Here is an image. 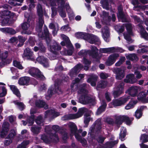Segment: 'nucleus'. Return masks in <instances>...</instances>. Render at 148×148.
Here are the masks:
<instances>
[{"mask_svg":"<svg viewBox=\"0 0 148 148\" xmlns=\"http://www.w3.org/2000/svg\"><path fill=\"white\" fill-rule=\"evenodd\" d=\"M79 101L80 103L82 104H90L92 106H94L96 103L95 97L89 96L86 94L81 95Z\"/></svg>","mask_w":148,"mask_h":148,"instance_id":"obj_1","label":"nucleus"},{"mask_svg":"<svg viewBox=\"0 0 148 148\" xmlns=\"http://www.w3.org/2000/svg\"><path fill=\"white\" fill-rule=\"evenodd\" d=\"M130 98V96L123 97L119 99H113L111 103L114 107L121 106L124 105Z\"/></svg>","mask_w":148,"mask_h":148,"instance_id":"obj_2","label":"nucleus"},{"mask_svg":"<svg viewBox=\"0 0 148 148\" xmlns=\"http://www.w3.org/2000/svg\"><path fill=\"white\" fill-rule=\"evenodd\" d=\"M29 73L32 77L41 80H44L45 78L40 71L38 69L32 68L29 70Z\"/></svg>","mask_w":148,"mask_h":148,"instance_id":"obj_3","label":"nucleus"},{"mask_svg":"<svg viewBox=\"0 0 148 148\" xmlns=\"http://www.w3.org/2000/svg\"><path fill=\"white\" fill-rule=\"evenodd\" d=\"M90 48V50H88L89 56L93 59H96L97 61H99L98 58L99 56L98 49L97 47L94 45H91Z\"/></svg>","mask_w":148,"mask_h":148,"instance_id":"obj_4","label":"nucleus"},{"mask_svg":"<svg viewBox=\"0 0 148 148\" xmlns=\"http://www.w3.org/2000/svg\"><path fill=\"white\" fill-rule=\"evenodd\" d=\"M10 124L7 122H4L2 125L0 136L1 138H5L8 134L9 130Z\"/></svg>","mask_w":148,"mask_h":148,"instance_id":"obj_5","label":"nucleus"},{"mask_svg":"<svg viewBox=\"0 0 148 148\" xmlns=\"http://www.w3.org/2000/svg\"><path fill=\"white\" fill-rule=\"evenodd\" d=\"M119 56L118 53H114L110 55L106 62V64L108 66H110L116 62L117 58Z\"/></svg>","mask_w":148,"mask_h":148,"instance_id":"obj_6","label":"nucleus"},{"mask_svg":"<svg viewBox=\"0 0 148 148\" xmlns=\"http://www.w3.org/2000/svg\"><path fill=\"white\" fill-rule=\"evenodd\" d=\"M117 10L118 13L117 14V17L119 19L121 20L123 23L128 22L129 21L126 17L123 11V7L121 5L118 6Z\"/></svg>","mask_w":148,"mask_h":148,"instance_id":"obj_7","label":"nucleus"},{"mask_svg":"<svg viewBox=\"0 0 148 148\" xmlns=\"http://www.w3.org/2000/svg\"><path fill=\"white\" fill-rule=\"evenodd\" d=\"M49 34L50 33L47 28L45 25L43 32L42 33L41 37L45 40L47 44H49L50 43L51 40L49 37Z\"/></svg>","mask_w":148,"mask_h":148,"instance_id":"obj_8","label":"nucleus"},{"mask_svg":"<svg viewBox=\"0 0 148 148\" xmlns=\"http://www.w3.org/2000/svg\"><path fill=\"white\" fill-rule=\"evenodd\" d=\"M124 85V82H122L118 85L116 90L114 91L113 92V95L115 98L118 97L121 94L123 93Z\"/></svg>","mask_w":148,"mask_h":148,"instance_id":"obj_9","label":"nucleus"},{"mask_svg":"<svg viewBox=\"0 0 148 148\" xmlns=\"http://www.w3.org/2000/svg\"><path fill=\"white\" fill-rule=\"evenodd\" d=\"M16 133L15 131L13 130H12L8 135L5 138L8 140H6L4 141V144L6 146H8L11 144L12 141V140L16 136Z\"/></svg>","mask_w":148,"mask_h":148,"instance_id":"obj_10","label":"nucleus"},{"mask_svg":"<svg viewBox=\"0 0 148 148\" xmlns=\"http://www.w3.org/2000/svg\"><path fill=\"white\" fill-rule=\"evenodd\" d=\"M114 72L116 74V79L121 80L125 76V71L121 68H115L114 69Z\"/></svg>","mask_w":148,"mask_h":148,"instance_id":"obj_11","label":"nucleus"},{"mask_svg":"<svg viewBox=\"0 0 148 148\" xmlns=\"http://www.w3.org/2000/svg\"><path fill=\"white\" fill-rule=\"evenodd\" d=\"M87 40L91 44H95L96 43L99 44L101 43L99 39L95 35L89 34Z\"/></svg>","mask_w":148,"mask_h":148,"instance_id":"obj_12","label":"nucleus"},{"mask_svg":"<svg viewBox=\"0 0 148 148\" xmlns=\"http://www.w3.org/2000/svg\"><path fill=\"white\" fill-rule=\"evenodd\" d=\"M36 45L38 46H35L34 47V51L37 52L39 51L41 53H45L46 52V49L42 41H40L37 43Z\"/></svg>","mask_w":148,"mask_h":148,"instance_id":"obj_13","label":"nucleus"},{"mask_svg":"<svg viewBox=\"0 0 148 148\" xmlns=\"http://www.w3.org/2000/svg\"><path fill=\"white\" fill-rule=\"evenodd\" d=\"M126 78L124 80V82L126 83L133 84L136 83L137 79L135 78L134 75L133 74L127 75Z\"/></svg>","mask_w":148,"mask_h":148,"instance_id":"obj_14","label":"nucleus"},{"mask_svg":"<svg viewBox=\"0 0 148 148\" xmlns=\"http://www.w3.org/2000/svg\"><path fill=\"white\" fill-rule=\"evenodd\" d=\"M8 56V52L5 51L0 54V58L1 59V62H0V66L3 67L7 64V60H6Z\"/></svg>","mask_w":148,"mask_h":148,"instance_id":"obj_15","label":"nucleus"},{"mask_svg":"<svg viewBox=\"0 0 148 148\" xmlns=\"http://www.w3.org/2000/svg\"><path fill=\"white\" fill-rule=\"evenodd\" d=\"M36 60L39 62L44 67H48L49 66L48 59L43 56L38 57L37 58Z\"/></svg>","mask_w":148,"mask_h":148,"instance_id":"obj_16","label":"nucleus"},{"mask_svg":"<svg viewBox=\"0 0 148 148\" xmlns=\"http://www.w3.org/2000/svg\"><path fill=\"white\" fill-rule=\"evenodd\" d=\"M98 78V77L97 75L92 74L88 78L87 82L90 84L92 86L94 87L96 86Z\"/></svg>","mask_w":148,"mask_h":148,"instance_id":"obj_17","label":"nucleus"},{"mask_svg":"<svg viewBox=\"0 0 148 148\" xmlns=\"http://www.w3.org/2000/svg\"><path fill=\"white\" fill-rule=\"evenodd\" d=\"M138 88L136 86H133L130 87L128 91L129 94L132 97H134L136 96L138 94Z\"/></svg>","mask_w":148,"mask_h":148,"instance_id":"obj_18","label":"nucleus"},{"mask_svg":"<svg viewBox=\"0 0 148 148\" xmlns=\"http://www.w3.org/2000/svg\"><path fill=\"white\" fill-rule=\"evenodd\" d=\"M147 93L141 92L139 94L138 99L143 103H148V96L147 97Z\"/></svg>","mask_w":148,"mask_h":148,"instance_id":"obj_19","label":"nucleus"},{"mask_svg":"<svg viewBox=\"0 0 148 148\" xmlns=\"http://www.w3.org/2000/svg\"><path fill=\"white\" fill-rule=\"evenodd\" d=\"M21 27L22 29L23 30L22 32L23 34L30 35L31 34V32L30 31H27L30 27V24L25 22L21 24Z\"/></svg>","mask_w":148,"mask_h":148,"instance_id":"obj_20","label":"nucleus"},{"mask_svg":"<svg viewBox=\"0 0 148 148\" xmlns=\"http://www.w3.org/2000/svg\"><path fill=\"white\" fill-rule=\"evenodd\" d=\"M30 80L29 77L24 76L20 78L18 80V83L20 85H28Z\"/></svg>","mask_w":148,"mask_h":148,"instance_id":"obj_21","label":"nucleus"},{"mask_svg":"<svg viewBox=\"0 0 148 148\" xmlns=\"http://www.w3.org/2000/svg\"><path fill=\"white\" fill-rule=\"evenodd\" d=\"M146 106H141L138 109L135 111L134 116L137 119H140L142 116L143 111Z\"/></svg>","mask_w":148,"mask_h":148,"instance_id":"obj_22","label":"nucleus"},{"mask_svg":"<svg viewBox=\"0 0 148 148\" xmlns=\"http://www.w3.org/2000/svg\"><path fill=\"white\" fill-rule=\"evenodd\" d=\"M84 66L81 63H78L75 65L73 68L70 73V75H73L77 73L79 69L83 68Z\"/></svg>","mask_w":148,"mask_h":148,"instance_id":"obj_23","label":"nucleus"},{"mask_svg":"<svg viewBox=\"0 0 148 148\" xmlns=\"http://www.w3.org/2000/svg\"><path fill=\"white\" fill-rule=\"evenodd\" d=\"M33 54V52L29 48H27L24 50L23 54V56L25 57H26L28 59H31L32 58Z\"/></svg>","mask_w":148,"mask_h":148,"instance_id":"obj_24","label":"nucleus"},{"mask_svg":"<svg viewBox=\"0 0 148 148\" xmlns=\"http://www.w3.org/2000/svg\"><path fill=\"white\" fill-rule=\"evenodd\" d=\"M50 47L51 51L54 54L56 53V51H59L61 49L60 45L56 42L54 43L52 45H50Z\"/></svg>","mask_w":148,"mask_h":148,"instance_id":"obj_25","label":"nucleus"},{"mask_svg":"<svg viewBox=\"0 0 148 148\" xmlns=\"http://www.w3.org/2000/svg\"><path fill=\"white\" fill-rule=\"evenodd\" d=\"M14 15V13H11L10 11L8 10H5L2 12V14L0 17L1 18L3 17H5L13 18Z\"/></svg>","mask_w":148,"mask_h":148,"instance_id":"obj_26","label":"nucleus"},{"mask_svg":"<svg viewBox=\"0 0 148 148\" xmlns=\"http://www.w3.org/2000/svg\"><path fill=\"white\" fill-rule=\"evenodd\" d=\"M8 86L14 94L18 97H21L20 92L18 89L14 85H9Z\"/></svg>","mask_w":148,"mask_h":148,"instance_id":"obj_27","label":"nucleus"},{"mask_svg":"<svg viewBox=\"0 0 148 148\" xmlns=\"http://www.w3.org/2000/svg\"><path fill=\"white\" fill-rule=\"evenodd\" d=\"M12 19L8 17H3L1 18L0 17V23L2 26H5L10 24L9 22L11 21Z\"/></svg>","mask_w":148,"mask_h":148,"instance_id":"obj_28","label":"nucleus"},{"mask_svg":"<svg viewBox=\"0 0 148 148\" xmlns=\"http://www.w3.org/2000/svg\"><path fill=\"white\" fill-rule=\"evenodd\" d=\"M75 138L76 139L80 142L82 144V146L86 147L87 145V141L84 138H82L81 136L79 134H76L75 135Z\"/></svg>","mask_w":148,"mask_h":148,"instance_id":"obj_29","label":"nucleus"},{"mask_svg":"<svg viewBox=\"0 0 148 148\" xmlns=\"http://www.w3.org/2000/svg\"><path fill=\"white\" fill-rule=\"evenodd\" d=\"M36 10L39 18H42L43 16V10L42 5L40 3H38L36 6Z\"/></svg>","mask_w":148,"mask_h":148,"instance_id":"obj_30","label":"nucleus"},{"mask_svg":"<svg viewBox=\"0 0 148 148\" xmlns=\"http://www.w3.org/2000/svg\"><path fill=\"white\" fill-rule=\"evenodd\" d=\"M50 141L54 143H56L59 141L58 134L56 132L50 134Z\"/></svg>","mask_w":148,"mask_h":148,"instance_id":"obj_31","label":"nucleus"},{"mask_svg":"<svg viewBox=\"0 0 148 148\" xmlns=\"http://www.w3.org/2000/svg\"><path fill=\"white\" fill-rule=\"evenodd\" d=\"M89 34H87L82 32H78L75 33V35L76 37L87 40Z\"/></svg>","mask_w":148,"mask_h":148,"instance_id":"obj_32","label":"nucleus"},{"mask_svg":"<svg viewBox=\"0 0 148 148\" xmlns=\"http://www.w3.org/2000/svg\"><path fill=\"white\" fill-rule=\"evenodd\" d=\"M69 127L71 129V133L72 134H74L75 136L76 134H79L77 132V128L75 123H71L69 125Z\"/></svg>","mask_w":148,"mask_h":148,"instance_id":"obj_33","label":"nucleus"},{"mask_svg":"<svg viewBox=\"0 0 148 148\" xmlns=\"http://www.w3.org/2000/svg\"><path fill=\"white\" fill-rule=\"evenodd\" d=\"M115 50V48L114 47L108 48H103L100 49V51L102 53H107L109 52L112 53L114 52Z\"/></svg>","mask_w":148,"mask_h":148,"instance_id":"obj_34","label":"nucleus"},{"mask_svg":"<svg viewBox=\"0 0 148 148\" xmlns=\"http://www.w3.org/2000/svg\"><path fill=\"white\" fill-rule=\"evenodd\" d=\"M1 29L2 32L10 34L11 35H14L16 33V31L14 29L12 28H2Z\"/></svg>","mask_w":148,"mask_h":148,"instance_id":"obj_35","label":"nucleus"},{"mask_svg":"<svg viewBox=\"0 0 148 148\" xmlns=\"http://www.w3.org/2000/svg\"><path fill=\"white\" fill-rule=\"evenodd\" d=\"M107 82L106 81L100 80L98 82L97 84V87L102 89L105 88L107 86Z\"/></svg>","mask_w":148,"mask_h":148,"instance_id":"obj_36","label":"nucleus"},{"mask_svg":"<svg viewBox=\"0 0 148 148\" xmlns=\"http://www.w3.org/2000/svg\"><path fill=\"white\" fill-rule=\"evenodd\" d=\"M35 121V115H31L30 116L28 117L27 121L29 126H32L34 124Z\"/></svg>","mask_w":148,"mask_h":148,"instance_id":"obj_37","label":"nucleus"},{"mask_svg":"<svg viewBox=\"0 0 148 148\" xmlns=\"http://www.w3.org/2000/svg\"><path fill=\"white\" fill-rule=\"evenodd\" d=\"M41 127L37 126H32L31 127V130L33 134L37 135L40 132Z\"/></svg>","mask_w":148,"mask_h":148,"instance_id":"obj_38","label":"nucleus"},{"mask_svg":"<svg viewBox=\"0 0 148 148\" xmlns=\"http://www.w3.org/2000/svg\"><path fill=\"white\" fill-rule=\"evenodd\" d=\"M126 28L127 33L130 34H132V25L130 23H126L123 24Z\"/></svg>","mask_w":148,"mask_h":148,"instance_id":"obj_39","label":"nucleus"},{"mask_svg":"<svg viewBox=\"0 0 148 148\" xmlns=\"http://www.w3.org/2000/svg\"><path fill=\"white\" fill-rule=\"evenodd\" d=\"M45 113L46 116L53 114V116L56 117L59 116L60 115L59 112H55L53 110H47L45 111Z\"/></svg>","mask_w":148,"mask_h":148,"instance_id":"obj_40","label":"nucleus"},{"mask_svg":"<svg viewBox=\"0 0 148 148\" xmlns=\"http://www.w3.org/2000/svg\"><path fill=\"white\" fill-rule=\"evenodd\" d=\"M18 38L19 43L17 44V46L18 47H21L23 45L26 38L21 36H18Z\"/></svg>","mask_w":148,"mask_h":148,"instance_id":"obj_41","label":"nucleus"},{"mask_svg":"<svg viewBox=\"0 0 148 148\" xmlns=\"http://www.w3.org/2000/svg\"><path fill=\"white\" fill-rule=\"evenodd\" d=\"M7 94V90L4 86H0V97H2L6 96Z\"/></svg>","mask_w":148,"mask_h":148,"instance_id":"obj_42","label":"nucleus"},{"mask_svg":"<svg viewBox=\"0 0 148 148\" xmlns=\"http://www.w3.org/2000/svg\"><path fill=\"white\" fill-rule=\"evenodd\" d=\"M41 139L46 143L49 144L50 143V136L49 137L45 134L41 135Z\"/></svg>","mask_w":148,"mask_h":148,"instance_id":"obj_43","label":"nucleus"},{"mask_svg":"<svg viewBox=\"0 0 148 148\" xmlns=\"http://www.w3.org/2000/svg\"><path fill=\"white\" fill-rule=\"evenodd\" d=\"M46 105L45 102L43 100L39 99L36 101V106L38 108H42Z\"/></svg>","mask_w":148,"mask_h":148,"instance_id":"obj_44","label":"nucleus"},{"mask_svg":"<svg viewBox=\"0 0 148 148\" xmlns=\"http://www.w3.org/2000/svg\"><path fill=\"white\" fill-rule=\"evenodd\" d=\"M127 59H129L130 60L132 61H134L135 60L137 61L138 60V58L135 53L130 54L126 56Z\"/></svg>","mask_w":148,"mask_h":148,"instance_id":"obj_45","label":"nucleus"},{"mask_svg":"<svg viewBox=\"0 0 148 148\" xmlns=\"http://www.w3.org/2000/svg\"><path fill=\"white\" fill-rule=\"evenodd\" d=\"M123 116H119L116 118L114 123L116 124L117 125H121L123 121Z\"/></svg>","mask_w":148,"mask_h":148,"instance_id":"obj_46","label":"nucleus"},{"mask_svg":"<svg viewBox=\"0 0 148 148\" xmlns=\"http://www.w3.org/2000/svg\"><path fill=\"white\" fill-rule=\"evenodd\" d=\"M102 37L104 40L107 42H109L108 38L110 36V33L108 30H105L104 33L102 34Z\"/></svg>","mask_w":148,"mask_h":148,"instance_id":"obj_47","label":"nucleus"},{"mask_svg":"<svg viewBox=\"0 0 148 148\" xmlns=\"http://www.w3.org/2000/svg\"><path fill=\"white\" fill-rule=\"evenodd\" d=\"M140 34L142 38L145 40H148V33L145 30L140 31Z\"/></svg>","mask_w":148,"mask_h":148,"instance_id":"obj_48","label":"nucleus"},{"mask_svg":"<svg viewBox=\"0 0 148 148\" xmlns=\"http://www.w3.org/2000/svg\"><path fill=\"white\" fill-rule=\"evenodd\" d=\"M86 108H82L79 109L77 113L76 114L77 117L79 118L82 116L85 112Z\"/></svg>","mask_w":148,"mask_h":148,"instance_id":"obj_49","label":"nucleus"},{"mask_svg":"<svg viewBox=\"0 0 148 148\" xmlns=\"http://www.w3.org/2000/svg\"><path fill=\"white\" fill-rule=\"evenodd\" d=\"M136 103V102L135 101H130L125 106V109L126 110H129L131 108H133Z\"/></svg>","mask_w":148,"mask_h":148,"instance_id":"obj_50","label":"nucleus"},{"mask_svg":"<svg viewBox=\"0 0 148 148\" xmlns=\"http://www.w3.org/2000/svg\"><path fill=\"white\" fill-rule=\"evenodd\" d=\"M132 120L130 119L129 117L126 116H123V120L124 122H125L126 124L130 125L131 124L132 121L133 120L134 118H132Z\"/></svg>","mask_w":148,"mask_h":148,"instance_id":"obj_51","label":"nucleus"},{"mask_svg":"<svg viewBox=\"0 0 148 148\" xmlns=\"http://www.w3.org/2000/svg\"><path fill=\"white\" fill-rule=\"evenodd\" d=\"M64 118L66 120H70L78 118L76 114H70L69 115H65Z\"/></svg>","mask_w":148,"mask_h":148,"instance_id":"obj_52","label":"nucleus"},{"mask_svg":"<svg viewBox=\"0 0 148 148\" xmlns=\"http://www.w3.org/2000/svg\"><path fill=\"white\" fill-rule=\"evenodd\" d=\"M102 7L107 10L109 9L108 0H103L102 1Z\"/></svg>","mask_w":148,"mask_h":148,"instance_id":"obj_53","label":"nucleus"},{"mask_svg":"<svg viewBox=\"0 0 148 148\" xmlns=\"http://www.w3.org/2000/svg\"><path fill=\"white\" fill-rule=\"evenodd\" d=\"M13 64L14 66L17 68L19 69H23V67L20 64V62H19L17 61L16 60H14Z\"/></svg>","mask_w":148,"mask_h":148,"instance_id":"obj_54","label":"nucleus"},{"mask_svg":"<svg viewBox=\"0 0 148 148\" xmlns=\"http://www.w3.org/2000/svg\"><path fill=\"white\" fill-rule=\"evenodd\" d=\"M63 40L66 43V47H71V45H72L71 43V42L69 40V38L66 36L63 38Z\"/></svg>","mask_w":148,"mask_h":148,"instance_id":"obj_55","label":"nucleus"},{"mask_svg":"<svg viewBox=\"0 0 148 148\" xmlns=\"http://www.w3.org/2000/svg\"><path fill=\"white\" fill-rule=\"evenodd\" d=\"M78 54L79 56H85L87 55H88V50L82 49L79 52Z\"/></svg>","mask_w":148,"mask_h":148,"instance_id":"obj_56","label":"nucleus"},{"mask_svg":"<svg viewBox=\"0 0 148 148\" xmlns=\"http://www.w3.org/2000/svg\"><path fill=\"white\" fill-rule=\"evenodd\" d=\"M14 103L16 105L18 106L19 108L22 111L24 109L25 106L23 103L17 101H14Z\"/></svg>","mask_w":148,"mask_h":148,"instance_id":"obj_57","label":"nucleus"},{"mask_svg":"<svg viewBox=\"0 0 148 148\" xmlns=\"http://www.w3.org/2000/svg\"><path fill=\"white\" fill-rule=\"evenodd\" d=\"M126 133V130L125 129L121 131L119 134V138L121 141L123 140V139L125 137Z\"/></svg>","mask_w":148,"mask_h":148,"instance_id":"obj_58","label":"nucleus"},{"mask_svg":"<svg viewBox=\"0 0 148 148\" xmlns=\"http://www.w3.org/2000/svg\"><path fill=\"white\" fill-rule=\"evenodd\" d=\"M71 47H66L68 49L67 51V55L68 56H71L73 54L74 47L72 45H71Z\"/></svg>","mask_w":148,"mask_h":148,"instance_id":"obj_59","label":"nucleus"},{"mask_svg":"<svg viewBox=\"0 0 148 148\" xmlns=\"http://www.w3.org/2000/svg\"><path fill=\"white\" fill-rule=\"evenodd\" d=\"M44 23V21L42 18H39V21L38 27V29L41 31L42 27V26Z\"/></svg>","mask_w":148,"mask_h":148,"instance_id":"obj_60","label":"nucleus"},{"mask_svg":"<svg viewBox=\"0 0 148 148\" xmlns=\"http://www.w3.org/2000/svg\"><path fill=\"white\" fill-rule=\"evenodd\" d=\"M114 143V142H107L106 144V147H102L100 148H112L115 145Z\"/></svg>","mask_w":148,"mask_h":148,"instance_id":"obj_61","label":"nucleus"},{"mask_svg":"<svg viewBox=\"0 0 148 148\" xmlns=\"http://www.w3.org/2000/svg\"><path fill=\"white\" fill-rule=\"evenodd\" d=\"M132 34H130L127 33L123 34L124 36L125 39L128 42H130L132 39L131 38L130 35H132Z\"/></svg>","mask_w":148,"mask_h":148,"instance_id":"obj_62","label":"nucleus"},{"mask_svg":"<svg viewBox=\"0 0 148 148\" xmlns=\"http://www.w3.org/2000/svg\"><path fill=\"white\" fill-rule=\"evenodd\" d=\"M105 121L109 125H112L114 123L113 119L109 117L106 118Z\"/></svg>","mask_w":148,"mask_h":148,"instance_id":"obj_63","label":"nucleus"},{"mask_svg":"<svg viewBox=\"0 0 148 148\" xmlns=\"http://www.w3.org/2000/svg\"><path fill=\"white\" fill-rule=\"evenodd\" d=\"M106 108H103L102 106H100L97 109V115H99L101 114L102 112H104Z\"/></svg>","mask_w":148,"mask_h":148,"instance_id":"obj_64","label":"nucleus"}]
</instances>
